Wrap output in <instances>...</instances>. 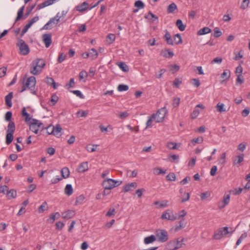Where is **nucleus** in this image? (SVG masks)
I'll return each instance as SVG.
<instances>
[{
	"label": "nucleus",
	"instance_id": "nucleus-47",
	"mask_svg": "<svg viewBox=\"0 0 250 250\" xmlns=\"http://www.w3.org/2000/svg\"><path fill=\"white\" fill-rule=\"evenodd\" d=\"M166 179L167 181H174L176 180V175L173 172L170 173L166 176Z\"/></svg>",
	"mask_w": 250,
	"mask_h": 250
},
{
	"label": "nucleus",
	"instance_id": "nucleus-21",
	"mask_svg": "<svg viewBox=\"0 0 250 250\" xmlns=\"http://www.w3.org/2000/svg\"><path fill=\"white\" fill-rule=\"evenodd\" d=\"M13 98V92H10L5 96V100L6 104L9 107H11L12 105V99Z\"/></svg>",
	"mask_w": 250,
	"mask_h": 250
},
{
	"label": "nucleus",
	"instance_id": "nucleus-24",
	"mask_svg": "<svg viewBox=\"0 0 250 250\" xmlns=\"http://www.w3.org/2000/svg\"><path fill=\"white\" fill-rule=\"evenodd\" d=\"M230 200V195L229 194L225 195L224 196V199H223V205H219V208L222 209L223 208H224L226 205H227L229 202Z\"/></svg>",
	"mask_w": 250,
	"mask_h": 250
},
{
	"label": "nucleus",
	"instance_id": "nucleus-62",
	"mask_svg": "<svg viewBox=\"0 0 250 250\" xmlns=\"http://www.w3.org/2000/svg\"><path fill=\"white\" fill-rule=\"evenodd\" d=\"M77 114L80 117H85L88 114V112L86 111H79L77 112Z\"/></svg>",
	"mask_w": 250,
	"mask_h": 250
},
{
	"label": "nucleus",
	"instance_id": "nucleus-10",
	"mask_svg": "<svg viewBox=\"0 0 250 250\" xmlns=\"http://www.w3.org/2000/svg\"><path fill=\"white\" fill-rule=\"evenodd\" d=\"M42 125V124L39 120L33 119H32V122L30 124L29 129L31 131L37 134Z\"/></svg>",
	"mask_w": 250,
	"mask_h": 250
},
{
	"label": "nucleus",
	"instance_id": "nucleus-63",
	"mask_svg": "<svg viewBox=\"0 0 250 250\" xmlns=\"http://www.w3.org/2000/svg\"><path fill=\"white\" fill-rule=\"evenodd\" d=\"M181 83L182 80L180 79L176 78L173 82V85L176 87H178Z\"/></svg>",
	"mask_w": 250,
	"mask_h": 250
},
{
	"label": "nucleus",
	"instance_id": "nucleus-2",
	"mask_svg": "<svg viewBox=\"0 0 250 250\" xmlns=\"http://www.w3.org/2000/svg\"><path fill=\"white\" fill-rule=\"evenodd\" d=\"M122 183V181L115 180L111 178L104 179L102 183V186L104 189H110L120 186Z\"/></svg>",
	"mask_w": 250,
	"mask_h": 250
},
{
	"label": "nucleus",
	"instance_id": "nucleus-20",
	"mask_svg": "<svg viewBox=\"0 0 250 250\" xmlns=\"http://www.w3.org/2000/svg\"><path fill=\"white\" fill-rule=\"evenodd\" d=\"M39 20V18L38 16H36L33 18L23 28L24 29V30H26L27 31L28 29L32 26V25L35 22H37Z\"/></svg>",
	"mask_w": 250,
	"mask_h": 250
},
{
	"label": "nucleus",
	"instance_id": "nucleus-15",
	"mask_svg": "<svg viewBox=\"0 0 250 250\" xmlns=\"http://www.w3.org/2000/svg\"><path fill=\"white\" fill-rule=\"evenodd\" d=\"M165 32L166 33L164 36V39L167 42V43L168 45H174L173 40L171 38V36L170 33L167 30H165Z\"/></svg>",
	"mask_w": 250,
	"mask_h": 250
},
{
	"label": "nucleus",
	"instance_id": "nucleus-33",
	"mask_svg": "<svg viewBox=\"0 0 250 250\" xmlns=\"http://www.w3.org/2000/svg\"><path fill=\"white\" fill-rule=\"evenodd\" d=\"M6 196L9 199L14 198L17 196V192L13 189H11L7 192Z\"/></svg>",
	"mask_w": 250,
	"mask_h": 250
},
{
	"label": "nucleus",
	"instance_id": "nucleus-60",
	"mask_svg": "<svg viewBox=\"0 0 250 250\" xmlns=\"http://www.w3.org/2000/svg\"><path fill=\"white\" fill-rule=\"evenodd\" d=\"M12 116V113L11 111H8L5 115V120L7 122H10Z\"/></svg>",
	"mask_w": 250,
	"mask_h": 250
},
{
	"label": "nucleus",
	"instance_id": "nucleus-13",
	"mask_svg": "<svg viewBox=\"0 0 250 250\" xmlns=\"http://www.w3.org/2000/svg\"><path fill=\"white\" fill-rule=\"evenodd\" d=\"M137 187V184L136 182H132L125 185L124 187V190L125 192L132 191Z\"/></svg>",
	"mask_w": 250,
	"mask_h": 250
},
{
	"label": "nucleus",
	"instance_id": "nucleus-19",
	"mask_svg": "<svg viewBox=\"0 0 250 250\" xmlns=\"http://www.w3.org/2000/svg\"><path fill=\"white\" fill-rule=\"evenodd\" d=\"M88 5V3L87 2L84 1L81 4L78 5L76 7V9L78 11L83 12L87 9Z\"/></svg>",
	"mask_w": 250,
	"mask_h": 250
},
{
	"label": "nucleus",
	"instance_id": "nucleus-48",
	"mask_svg": "<svg viewBox=\"0 0 250 250\" xmlns=\"http://www.w3.org/2000/svg\"><path fill=\"white\" fill-rule=\"evenodd\" d=\"M128 88V86L125 84H119L117 87L118 90L120 92L127 91Z\"/></svg>",
	"mask_w": 250,
	"mask_h": 250
},
{
	"label": "nucleus",
	"instance_id": "nucleus-12",
	"mask_svg": "<svg viewBox=\"0 0 250 250\" xmlns=\"http://www.w3.org/2000/svg\"><path fill=\"white\" fill-rule=\"evenodd\" d=\"M51 37L50 34H45L42 36V40L46 48L49 47L52 42Z\"/></svg>",
	"mask_w": 250,
	"mask_h": 250
},
{
	"label": "nucleus",
	"instance_id": "nucleus-35",
	"mask_svg": "<svg viewBox=\"0 0 250 250\" xmlns=\"http://www.w3.org/2000/svg\"><path fill=\"white\" fill-rule=\"evenodd\" d=\"M176 25L178 28V29L181 31H183L186 29V25H184L182 20H178L176 22Z\"/></svg>",
	"mask_w": 250,
	"mask_h": 250
},
{
	"label": "nucleus",
	"instance_id": "nucleus-18",
	"mask_svg": "<svg viewBox=\"0 0 250 250\" xmlns=\"http://www.w3.org/2000/svg\"><path fill=\"white\" fill-rule=\"evenodd\" d=\"M244 161V154L242 153L237 156L233 161V165L238 167L241 163Z\"/></svg>",
	"mask_w": 250,
	"mask_h": 250
},
{
	"label": "nucleus",
	"instance_id": "nucleus-55",
	"mask_svg": "<svg viewBox=\"0 0 250 250\" xmlns=\"http://www.w3.org/2000/svg\"><path fill=\"white\" fill-rule=\"evenodd\" d=\"M224 104L222 103H219L216 105V108L218 111L220 112H224L226 111L225 109L224 108Z\"/></svg>",
	"mask_w": 250,
	"mask_h": 250
},
{
	"label": "nucleus",
	"instance_id": "nucleus-57",
	"mask_svg": "<svg viewBox=\"0 0 250 250\" xmlns=\"http://www.w3.org/2000/svg\"><path fill=\"white\" fill-rule=\"evenodd\" d=\"M149 16L151 18H153L154 19V20H153V21H154L155 20H158V17L157 16L155 15L154 14H153L151 11H149L148 12V14L147 15H145V18L146 19H149Z\"/></svg>",
	"mask_w": 250,
	"mask_h": 250
},
{
	"label": "nucleus",
	"instance_id": "nucleus-45",
	"mask_svg": "<svg viewBox=\"0 0 250 250\" xmlns=\"http://www.w3.org/2000/svg\"><path fill=\"white\" fill-rule=\"evenodd\" d=\"M186 226L185 223L184 222V220H181L179 222V225H177L175 228V231H178L181 229L184 228Z\"/></svg>",
	"mask_w": 250,
	"mask_h": 250
},
{
	"label": "nucleus",
	"instance_id": "nucleus-52",
	"mask_svg": "<svg viewBox=\"0 0 250 250\" xmlns=\"http://www.w3.org/2000/svg\"><path fill=\"white\" fill-rule=\"evenodd\" d=\"M226 152H223L219 160V163L221 165H224L226 163Z\"/></svg>",
	"mask_w": 250,
	"mask_h": 250
},
{
	"label": "nucleus",
	"instance_id": "nucleus-32",
	"mask_svg": "<svg viewBox=\"0 0 250 250\" xmlns=\"http://www.w3.org/2000/svg\"><path fill=\"white\" fill-rule=\"evenodd\" d=\"M21 115L25 117V121L28 122L31 120V118L29 114L26 111L25 107H23L22 109Z\"/></svg>",
	"mask_w": 250,
	"mask_h": 250
},
{
	"label": "nucleus",
	"instance_id": "nucleus-7",
	"mask_svg": "<svg viewBox=\"0 0 250 250\" xmlns=\"http://www.w3.org/2000/svg\"><path fill=\"white\" fill-rule=\"evenodd\" d=\"M36 83V78L34 76L30 77L27 80L26 83L23 84L21 92H22L26 90L27 88L32 89L34 88Z\"/></svg>",
	"mask_w": 250,
	"mask_h": 250
},
{
	"label": "nucleus",
	"instance_id": "nucleus-38",
	"mask_svg": "<svg viewBox=\"0 0 250 250\" xmlns=\"http://www.w3.org/2000/svg\"><path fill=\"white\" fill-rule=\"evenodd\" d=\"M13 140V133L7 132L6 135V143L9 145Z\"/></svg>",
	"mask_w": 250,
	"mask_h": 250
},
{
	"label": "nucleus",
	"instance_id": "nucleus-11",
	"mask_svg": "<svg viewBox=\"0 0 250 250\" xmlns=\"http://www.w3.org/2000/svg\"><path fill=\"white\" fill-rule=\"evenodd\" d=\"M62 128L60 125H57L56 126H53L51 132L48 131V134H53L54 136L59 137L61 135V132Z\"/></svg>",
	"mask_w": 250,
	"mask_h": 250
},
{
	"label": "nucleus",
	"instance_id": "nucleus-23",
	"mask_svg": "<svg viewBox=\"0 0 250 250\" xmlns=\"http://www.w3.org/2000/svg\"><path fill=\"white\" fill-rule=\"evenodd\" d=\"M89 56L92 60L96 59L98 56V53L94 48H91L89 52Z\"/></svg>",
	"mask_w": 250,
	"mask_h": 250
},
{
	"label": "nucleus",
	"instance_id": "nucleus-40",
	"mask_svg": "<svg viewBox=\"0 0 250 250\" xmlns=\"http://www.w3.org/2000/svg\"><path fill=\"white\" fill-rule=\"evenodd\" d=\"M47 204L46 202H44L39 207L38 211L39 213H42L44 211L47 209Z\"/></svg>",
	"mask_w": 250,
	"mask_h": 250
},
{
	"label": "nucleus",
	"instance_id": "nucleus-4",
	"mask_svg": "<svg viewBox=\"0 0 250 250\" xmlns=\"http://www.w3.org/2000/svg\"><path fill=\"white\" fill-rule=\"evenodd\" d=\"M17 45L19 47L20 52L21 55H26L29 53V46L23 40L18 39Z\"/></svg>",
	"mask_w": 250,
	"mask_h": 250
},
{
	"label": "nucleus",
	"instance_id": "nucleus-41",
	"mask_svg": "<svg viewBox=\"0 0 250 250\" xmlns=\"http://www.w3.org/2000/svg\"><path fill=\"white\" fill-rule=\"evenodd\" d=\"M175 44H178L182 43V39L180 34H177L174 36Z\"/></svg>",
	"mask_w": 250,
	"mask_h": 250
},
{
	"label": "nucleus",
	"instance_id": "nucleus-22",
	"mask_svg": "<svg viewBox=\"0 0 250 250\" xmlns=\"http://www.w3.org/2000/svg\"><path fill=\"white\" fill-rule=\"evenodd\" d=\"M161 54L165 58H172L174 56V53L169 49H167L162 51Z\"/></svg>",
	"mask_w": 250,
	"mask_h": 250
},
{
	"label": "nucleus",
	"instance_id": "nucleus-17",
	"mask_svg": "<svg viewBox=\"0 0 250 250\" xmlns=\"http://www.w3.org/2000/svg\"><path fill=\"white\" fill-rule=\"evenodd\" d=\"M56 0H46L43 2L39 4L37 7V10H40L44 7L52 4Z\"/></svg>",
	"mask_w": 250,
	"mask_h": 250
},
{
	"label": "nucleus",
	"instance_id": "nucleus-36",
	"mask_svg": "<svg viewBox=\"0 0 250 250\" xmlns=\"http://www.w3.org/2000/svg\"><path fill=\"white\" fill-rule=\"evenodd\" d=\"M153 172L155 175H158L161 174H165L166 173V170H163L159 167H155L153 169Z\"/></svg>",
	"mask_w": 250,
	"mask_h": 250
},
{
	"label": "nucleus",
	"instance_id": "nucleus-8",
	"mask_svg": "<svg viewBox=\"0 0 250 250\" xmlns=\"http://www.w3.org/2000/svg\"><path fill=\"white\" fill-rule=\"evenodd\" d=\"M162 219H166L167 220L174 221L178 219L176 215L173 213V211L171 209H167L164 211L161 217Z\"/></svg>",
	"mask_w": 250,
	"mask_h": 250
},
{
	"label": "nucleus",
	"instance_id": "nucleus-26",
	"mask_svg": "<svg viewBox=\"0 0 250 250\" xmlns=\"http://www.w3.org/2000/svg\"><path fill=\"white\" fill-rule=\"evenodd\" d=\"M73 188L71 184H67L64 188V193L67 196H70L73 193Z\"/></svg>",
	"mask_w": 250,
	"mask_h": 250
},
{
	"label": "nucleus",
	"instance_id": "nucleus-39",
	"mask_svg": "<svg viewBox=\"0 0 250 250\" xmlns=\"http://www.w3.org/2000/svg\"><path fill=\"white\" fill-rule=\"evenodd\" d=\"M181 203H184L189 200L190 198V194L188 192H184L181 197Z\"/></svg>",
	"mask_w": 250,
	"mask_h": 250
},
{
	"label": "nucleus",
	"instance_id": "nucleus-64",
	"mask_svg": "<svg viewBox=\"0 0 250 250\" xmlns=\"http://www.w3.org/2000/svg\"><path fill=\"white\" fill-rule=\"evenodd\" d=\"M217 170V167L216 166H213L211 169H210V174L211 176H214L216 173V171Z\"/></svg>",
	"mask_w": 250,
	"mask_h": 250
},
{
	"label": "nucleus",
	"instance_id": "nucleus-14",
	"mask_svg": "<svg viewBox=\"0 0 250 250\" xmlns=\"http://www.w3.org/2000/svg\"><path fill=\"white\" fill-rule=\"evenodd\" d=\"M75 215V211L73 210H68L62 213V217L65 219H69Z\"/></svg>",
	"mask_w": 250,
	"mask_h": 250
},
{
	"label": "nucleus",
	"instance_id": "nucleus-16",
	"mask_svg": "<svg viewBox=\"0 0 250 250\" xmlns=\"http://www.w3.org/2000/svg\"><path fill=\"white\" fill-rule=\"evenodd\" d=\"M88 169V163L84 162L80 164L77 170L78 172L83 173Z\"/></svg>",
	"mask_w": 250,
	"mask_h": 250
},
{
	"label": "nucleus",
	"instance_id": "nucleus-59",
	"mask_svg": "<svg viewBox=\"0 0 250 250\" xmlns=\"http://www.w3.org/2000/svg\"><path fill=\"white\" fill-rule=\"evenodd\" d=\"M250 3V0H243L242 3L241 5V8L243 9L247 8Z\"/></svg>",
	"mask_w": 250,
	"mask_h": 250
},
{
	"label": "nucleus",
	"instance_id": "nucleus-1",
	"mask_svg": "<svg viewBox=\"0 0 250 250\" xmlns=\"http://www.w3.org/2000/svg\"><path fill=\"white\" fill-rule=\"evenodd\" d=\"M45 62L42 59H36L31 63L30 72L34 75H39L45 66Z\"/></svg>",
	"mask_w": 250,
	"mask_h": 250
},
{
	"label": "nucleus",
	"instance_id": "nucleus-5",
	"mask_svg": "<svg viewBox=\"0 0 250 250\" xmlns=\"http://www.w3.org/2000/svg\"><path fill=\"white\" fill-rule=\"evenodd\" d=\"M155 236L158 238V240L161 242H165L168 239L167 232L164 229H157L155 231Z\"/></svg>",
	"mask_w": 250,
	"mask_h": 250
},
{
	"label": "nucleus",
	"instance_id": "nucleus-6",
	"mask_svg": "<svg viewBox=\"0 0 250 250\" xmlns=\"http://www.w3.org/2000/svg\"><path fill=\"white\" fill-rule=\"evenodd\" d=\"M229 233V228L227 227L220 228L214 232L213 238L216 240L220 239L224 235Z\"/></svg>",
	"mask_w": 250,
	"mask_h": 250
},
{
	"label": "nucleus",
	"instance_id": "nucleus-31",
	"mask_svg": "<svg viewBox=\"0 0 250 250\" xmlns=\"http://www.w3.org/2000/svg\"><path fill=\"white\" fill-rule=\"evenodd\" d=\"M117 65L124 72H128L129 70L128 66L124 62H119Z\"/></svg>",
	"mask_w": 250,
	"mask_h": 250
},
{
	"label": "nucleus",
	"instance_id": "nucleus-58",
	"mask_svg": "<svg viewBox=\"0 0 250 250\" xmlns=\"http://www.w3.org/2000/svg\"><path fill=\"white\" fill-rule=\"evenodd\" d=\"M59 98L56 94H53L51 98L52 105H54L58 101Z\"/></svg>",
	"mask_w": 250,
	"mask_h": 250
},
{
	"label": "nucleus",
	"instance_id": "nucleus-27",
	"mask_svg": "<svg viewBox=\"0 0 250 250\" xmlns=\"http://www.w3.org/2000/svg\"><path fill=\"white\" fill-rule=\"evenodd\" d=\"M156 240V236L151 235L149 236L146 237L144 239V243L146 244H149L150 243H152L153 242L155 241Z\"/></svg>",
	"mask_w": 250,
	"mask_h": 250
},
{
	"label": "nucleus",
	"instance_id": "nucleus-30",
	"mask_svg": "<svg viewBox=\"0 0 250 250\" xmlns=\"http://www.w3.org/2000/svg\"><path fill=\"white\" fill-rule=\"evenodd\" d=\"M15 130V125L14 122L10 121L9 122L8 126H7V129L6 132H10V133H13L14 132Z\"/></svg>",
	"mask_w": 250,
	"mask_h": 250
},
{
	"label": "nucleus",
	"instance_id": "nucleus-46",
	"mask_svg": "<svg viewBox=\"0 0 250 250\" xmlns=\"http://www.w3.org/2000/svg\"><path fill=\"white\" fill-rule=\"evenodd\" d=\"M134 6L139 9H143L145 6V4L140 0L135 1Z\"/></svg>",
	"mask_w": 250,
	"mask_h": 250
},
{
	"label": "nucleus",
	"instance_id": "nucleus-34",
	"mask_svg": "<svg viewBox=\"0 0 250 250\" xmlns=\"http://www.w3.org/2000/svg\"><path fill=\"white\" fill-rule=\"evenodd\" d=\"M177 9V5L175 3H172L168 5L167 9L168 13H173Z\"/></svg>",
	"mask_w": 250,
	"mask_h": 250
},
{
	"label": "nucleus",
	"instance_id": "nucleus-51",
	"mask_svg": "<svg viewBox=\"0 0 250 250\" xmlns=\"http://www.w3.org/2000/svg\"><path fill=\"white\" fill-rule=\"evenodd\" d=\"M115 209L113 208H109L108 211L106 212L105 215L106 216L110 217L114 216L116 213Z\"/></svg>",
	"mask_w": 250,
	"mask_h": 250
},
{
	"label": "nucleus",
	"instance_id": "nucleus-44",
	"mask_svg": "<svg viewBox=\"0 0 250 250\" xmlns=\"http://www.w3.org/2000/svg\"><path fill=\"white\" fill-rule=\"evenodd\" d=\"M60 214L59 212H57L54 214H52L50 216L49 220L51 221V223H53L54 221L56 219L60 217Z\"/></svg>",
	"mask_w": 250,
	"mask_h": 250
},
{
	"label": "nucleus",
	"instance_id": "nucleus-43",
	"mask_svg": "<svg viewBox=\"0 0 250 250\" xmlns=\"http://www.w3.org/2000/svg\"><path fill=\"white\" fill-rule=\"evenodd\" d=\"M115 35L114 34H109L107 36V42L109 44L112 43L115 40Z\"/></svg>",
	"mask_w": 250,
	"mask_h": 250
},
{
	"label": "nucleus",
	"instance_id": "nucleus-53",
	"mask_svg": "<svg viewBox=\"0 0 250 250\" xmlns=\"http://www.w3.org/2000/svg\"><path fill=\"white\" fill-rule=\"evenodd\" d=\"M153 120H154V118L152 117V115L151 116L148 117V119L146 123V128L151 127L152 126V122Z\"/></svg>",
	"mask_w": 250,
	"mask_h": 250
},
{
	"label": "nucleus",
	"instance_id": "nucleus-49",
	"mask_svg": "<svg viewBox=\"0 0 250 250\" xmlns=\"http://www.w3.org/2000/svg\"><path fill=\"white\" fill-rule=\"evenodd\" d=\"M203 142V137H198L194 138L191 140V142L194 145L196 144H200Z\"/></svg>",
	"mask_w": 250,
	"mask_h": 250
},
{
	"label": "nucleus",
	"instance_id": "nucleus-25",
	"mask_svg": "<svg viewBox=\"0 0 250 250\" xmlns=\"http://www.w3.org/2000/svg\"><path fill=\"white\" fill-rule=\"evenodd\" d=\"M61 174L63 178L66 179L69 176L70 172L68 167H63L61 170Z\"/></svg>",
	"mask_w": 250,
	"mask_h": 250
},
{
	"label": "nucleus",
	"instance_id": "nucleus-37",
	"mask_svg": "<svg viewBox=\"0 0 250 250\" xmlns=\"http://www.w3.org/2000/svg\"><path fill=\"white\" fill-rule=\"evenodd\" d=\"M230 76V72L229 70H225L223 73L221 74V77L222 79H225L224 80H228Z\"/></svg>",
	"mask_w": 250,
	"mask_h": 250
},
{
	"label": "nucleus",
	"instance_id": "nucleus-3",
	"mask_svg": "<svg viewBox=\"0 0 250 250\" xmlns=\"http://www.w3.org/2000/svg\"><path fill=\"white\" fill-rule=\"evenodd\" d=\"M167 113V110L166 106L159 109L156 113L152 114V117L156 123H161L164 120L166 114Z\"/></svg>",
	"mask_w": 250,
	"mask_h": 250
},
{
	"label": "nucleus",
	"instance_id": "nucleus-42",
	"mask_svg": "<svg viewBox=\"0 0 250 250\" xmlns=\"http://www.w3.org/2000/svg\"><path fill=\"white\" fill-rule=\"evenodd\" d=\"M84 196L83 195H79L76 199V200L75 203V205H81L83 203V200H84Z\"/></svg>",
	"mask_w": 250,
	"mask_h": 250
},
{
	"label": "nucleus",
	"instance_id": "nucleus-9",
	"mask_svg": "<svg viewBox=\"0 0 250 250\" xmlns=\"http://www.w3.org/2000/svg\"><path fill=\"white\" fill-rule=\"evenodd\" d=\"M60 17H59V12L53 18H51L50 20L43 26L42 29L48 30L51 29L52 27L50 26V24H54L57 25L60 21Z\"/></svg>",
	"mask_w": 250,
	"mask_h": 250
},
{
	"label": "nucleus",
	"instance_id": "nucleus-61",
	"mask_svg": "<svg viewBox=\"0 0 250 250\" xmlns=\"http://www.w3.org/2000/svg\"><path fill=\"white\" fill-rule=\"evenodd\" d=\"M243 83H244V78H243V76L242 75V74H239L237 76V78L236 81V84L238 83H239L240 84H242Z\"/></svg>",
	"mask_w": 250,
	"mask_h": 250
},
{
	"label": "nucleus",
	"instance_id": "nucleus-28",
	"mask_svg": "<svg viewBox=\"0 0 250 250\" xmlns=\"http://www.w3.org/2000/svg\"><path fill=\"white\" fill-rule=\"evenodd\" d=\"M24 8L25 6L23 5L20 8L17 13V16L15 19V22H16L22 17Z\"/></svg>",
	"mask_w": 250,
	"mask_h": 250
},
{
	"label": "nucleus",
	"instance_id": "nucleus-50",
	"mask_svg": "<svg viewBox=\"0 0 250 250\" xmlns=\"http://www.w3.org/2000/svg\"><path fill=\"white\" fill-rule=\"evenodd\" d=\"M199 110L195 107L191 114V118L192 119H195L199 115Z\"/></svg>",
	"mask_w": 250,
	"mask_h": 250
},
{
	"label": "nucleus",
	"instance_id": "nucleus-29",
	"mask_svg": "<svg viewBox=\"0 0 250 250\" xmlns=\"http://www.w3.org/2000/svg\"><path fill=\"white\" fill-rule=\"evenodd\" d=\"M211 30L208 27H204L198 31V35H203L210 33Z\"/></svg>",
	"mask_w": 250,
	"mask_h": 250
},
{
	"label": "nucleus",
	"instance_id": "nucleus-54",
	"mask_svg": "<svg viewBox=\"0 0 250 250\" xmlns=\"http://www.w3.org/2000/svg\"><path fill=\"white\" fill-rule=\"evenodd\" d=\"M222 34V32L218 27H215L214 29V36L215 38H218L220 37Z\"/></svg>",
	"mask_w": 250,
	"mask_h": 250
},
{
	"label": "nucleus",
	"instance_id": "nucleus-56",
	"mask_svg": "<svg viewBox=\"0 0 250 250\" xmlns=\"http://www.w3.org/2000/svg\"><path fill=\"white\" fill-rule=\"evenodd\" d=\"M70 92L81 99H83L84 98L83 94L82 93V92L80 90H71V91H70Z\"/></svg>",
	"mask_w": 250,
	"mask_h": 250
}]
</instances>
